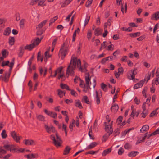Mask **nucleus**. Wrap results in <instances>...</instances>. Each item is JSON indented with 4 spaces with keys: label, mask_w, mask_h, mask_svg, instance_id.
Returning <instances> with one entry per match:
<instances>
[{
    "label": "nucleus",
    "mask_w": 159,
    "mask_h": 159,
    "mask_svg": "<svg viewBox=\"0 0 159 159\" xmlns=\"http://www.w3.org/2000/svg\"><path fill=\"white\" fill-rule=\"evenodd\" d=\"M102 33V30L99 28H96L95 30L94 34L96 36H98L101 35Z\"/></svg>",
    "instance_id": "20"
},
{
    "label": "nucleus",
    "mask_w": 159,
    "mask_h": 159,
    "mask_svg": "<svg viewBox=\"0 0 159 159\" xmlns=\"http://www.w3.org/2000/svg\"><path fill=\"white\" fill-rule=\"evenodd\" d=\"M11 135L14 140L17 143H19L20 140V138H22L21 136H18L17 134L15 131L11 132Z\"/></svg>",
    "instance_id": "6"
},
{
    "label": "nucleus",
    "mask_w": 159,
    "mask_h": 159,
    "mask_svg": "<svg viewBox=\"0 0 159 159\" xmlns=\"http://www.w3.org/2000/svg\"><path fill=\"white\" fill-rule=\"evenodd\" d=\"M11 29L10 27L6 28L4 30L3 34L6 36H8L11 33Z\"/></svg>",
    "instance_id": "22"
},
{
    "label": "nucleus",
    "mask_w": 159,
    "mask_h": 159,
    "mask_svg": "<svg viewBox=\"0 0 159 159\" xmlns=\"http://www.w3.org/2000/svg\"><path fill=\"white\" fill-rule=\"evenodd\" d=\"M112 150L111 148H109L103 151L102 155L103 156H105L107 154L110 153Z\"/></svg>",
    "instance_id": "14"
},
{
    "label": "nucleus",
    "mask_w": 159,
    "mask_h": 159,
    "mask_svg": "<svg viewBox=\"0 0 159 159\" xmlns=\"http://www.w3.org/2000/svg\"><path fill=\"white\" fill-rule=\"evenodd\" d=\"M46 0H31L30 3V5H34L36 4L38 1H39L38 5L41 6L42 5Z\"/></svg>",
    "instance_id": "7"
},
{
    "label": "nucleus",
    "mask_w": 159,
    "mask_h": 159,
    "mask_svg": "<svg viewBox=\"0 0 159 159\" xmlns=\"http://www.w3.org/2000/svg\"><path fill=\"white\" fill-rule=\"evenodd\" d=\"M145 81V79L143 80H141L140 81V82L138 83L139 84V86L141 87H142L144 83V82Z\"/></svg>",
    "instance_id": "62"
},
{
    "label": "nucleus",
    "mask_w": 159,
    "mask_h": 159,
    "mask_svg": "<svg viewBox=\"0 0 159 159\" xmlns=\"http://www.w3.org/2000/svg\"><path fill=\"white\" fill-rule=\"evenodd\" d=\"M82 101L84 102L87 104H89V100L88 98L86 96H84L83 97V98L82 99Z\"/></svg>",
    "instance_id": "30"
},
{
    "label": "nucleus",
    "mask_w": 159,
    "mask_h": 159,
    "mask_svg": "<svg viewBox=\"0 0 159 159\" xmlns=\"http://www.w3.org/2000/svg\"><path fill=\"white\" fill-rule=\"evenodd\" d=\"M159 109V108H156L155 110L153 111L150 114V117H152L153 116H156L159 112V111H158V110Z\"/></svg>",
    "instance_id": "18"
},
{
    "label": "nucleus",
    "mask_w": 159,
    "mask_h": 159,
    "mask_svg": "<svg viewBox=\"0 0 159 159\" xmlns=\"http://www.w3.org/2000/svg\"><path fill=\"white\" fill-rule=\"evenodd\" d=\"M57 19V16H55L53 18L50 20V23H53Z\"/></svg>",
    "instance_id": "63"
},
{
    "label": "nucleus",
    "mask_w": 159,
    "mask_h": 159,
    "mask_svg": "<svg viewBox=\"0 0 159 159\" xmlns=\"http://www.w3.org/2000/svg\"><path fill=\"white\" fill-rule=\"evenodd\" d=\"M82 88H84V89L83 90V91L85 93L87 92L88 89L89 88L90 89V86H86V85H85V87Z\"/></svg>",
    "instance_id": "48"
},
{
    "label": "nucleus",
    "mask_w": 159,
    "mask_h": 159,
    "mask_svg": "<svg viewBox=\"0 0 159 159\" xmlns=\"http://www.w3.org/2000/svg\"><path fill=\"white\" fill-rule=\"evenodd\" d=\"M90 19V17L89 16H88L87 15L86 18L85 19V21H84V27H85V26L86 25L88 24V22L89 21Z\"/></svg>",
    "instance_id": "39"
},
{
    "label": "nucleus",
    "mask_w": 159,
    "mask_h": 159,
    "mask_svg": "<svg viewBox=\"0 0 159 159\" xmlns=\"http://www.w3.org/2000/svg\"><path fill=\"white\" fill-rule=\"evenodd\" d=\"M57 40V38H55L54 39L52 44V48L51 50H54V49H55L54 47L55 46V45L56 44Z\"/></svg>",
    "instance_id": "41"
},
{
    "label": "nucleus",
    "mask_w": 159,
    "mask_h": 159,
    "mask_svg": "<svg viewBox=\"0 0 159 159\" xmlns=\"http://www.w3.org/2000/svg\"><path fill=\"white\" fill-rule=\"evenodd\" d=\"M47 21L48 20H46L42 22L38 25V26L36 27V29H40L44 25L46 24V23L47 22Z\"/></svg>",
    "instance_id": "16"
},
{
    "label": "nucleus",
    "mask_w": 159,
    "mask_h": 159,
    "mask_svg": "<svg viewBox=\"0 0 159 159\" xmlns=\"http://www.w3.org/2000/svg\"><path fill=\"white\" fill-rule=\"evenodd\" d=\"M92 2V0H88L86 3L85 6L86 7H89L91 4Z\"/></svg>",
    "instance_id": "47"
},
{
    "label": "nucleus",
    "mask_w": 159,
    "mask_h": 159,
    "mask_svg": "<svg viewBox=\"0 0 159 159\" xmlns=\"http://www.w3.org/2000/svg\"><path fill=\"white\" fill-rule=\"evenodd\" d=\"M130 145L129 144L126 143L124 147L125 149H128L130 148Z\"/></svg>",
    "instance_id": "64"
},
{
    "label": "nucleus",
    "mask_w": 159,
    "mask_h": 159,
    "mask_svg": "<svg viewBox=\"0 0 159 159\" xmlns=\"http://www.w3.org/2000/svg\"><path fill=\"white\" fill-rule=\"evenodd\" d=\"M124 151L122 148H120L118 151V153L119 155H121L124 152Z\"/></svg>",
    "instance_id": "55"
},
{
    "label": "nucleus",
    "mask_w": 159,
    "mask_h": 159,
    "mask_svg": "<svg viewBox=\"0 0 159 159\" xmlns=\"http://www.w3.org/2000/svg\"><path fill=\"white\" fill-rule=\"evenodd\" d=\"M108 43L106 41L103 42V44H101V46L99 50H101L102 49H105L106 46H107Z\"/></svg>",
    "instance_id": "35"
},
{
    "label": "nucleus",
    "mask_w": 159,
    "mask_h": 159,
    "mask_svg": "<svg viewBox=\"0 0 159 159\" xmlns=\"http://www.w3.org/2000/svg\"><path fill=\"white\" fill-rule=\"evenodd\" d=\"M148 113V111L147 110H143V111L142 114H143V115L142 117L143 118H145L147 114Z\"/></svg>",
    "instance_id": "52"
},
{
    "label": "nucleus",
    "mask_w": 159,
    "mask_h": 159,
    "mask_svg": "<svg viewBox=\"0 0 159 159\" xmlns=\"http://www.w3.org/2000/svg\"><path fill=\"white\" fill-rule=\"evenodd\" d=\"M2 147H0V153H2L3 154H5L7 153V152L4 149H2Z\"/></svg>",
    "instance_id": "59"
},
{
    "label": "nucleus",
    "mask_w": 159,
    "mask_h": 159,
    "mask_svg": "<svg viewBox=\"0 0 159 159\" xmlns=\"http://www.w3.org/2000/svg\"><path fill=\"white\" fill-rule=\"evenodd\" d=\"M75 105L76 107H78L80 109H82L83 108L81 103L79 100L76 101Z\"/></svg>",
    "instance_id": "31"
},
{
    "label": "nucleus",
    "mask_w": 159,
    "mask_h": 159,
    "mask_svg": "<svg viewBox=\"0 0 159 159\" xmlns=\"http://www.w3.org/2000/svg\"><path fill=\"white\" fill-rule=\"evenodd\" d=\"M140 34V32H137L134 33H131L130 34V36L133 37H135L139 36Z\"/></svg>",
    "instance_id": "34"
},
{
    "label": "nucleus",
    "mask_w": 159,
    "mask_h": 159,
    "mask_svg": "<svg viewBox=\"0 0 159 159\" xmlns=\"http://www.w3.org/2000/svg\"><path fill=\"white\" fill-rule=\"evenodd\" d=\"M24 143L27 145H34L36 144L35 142L31 139H25L24 141Z\"/></svg>",
    "instance_id": "8"
},
{
    "label": "nucleus",
    "mask_w": 159,
    "mask_h": 159,
    "mask_svg": "<svg viewBox=\"0 0 159 159\" xmlns=\"http://www.w3.org/2000/svg\"><path fill=\"white\" fill-rule=\"evenodd\" d=\"M105 130L106 131L108 134H106L102 137V140L104 142L107 140L108 137L113 132V131L111 129V130H109L108 125H106Z\"/></svg>",
    "instance_id": "4"
},
{
    "label": "nucleus",
    "mask_w": 159,
    "mask_h": 159,
    "mask_svg": "<svg viewBox=\"0 0 159 159\" xmlns=\"http://www.w3.org/2000/svg\"><path fill=\"white\" fill-rule=\"evenodd\" d=\"M4 102H7L9 100L8 96L6 95V96H2V98H1Z\"/></svg>",
    "instance_id": "33"
},
{
    "label": "nucleus",
    "mask_w": 159,
    "mask_h": 159,
    "mask_svg": "<svg viewBox=\"0 0 159 159\" xmlns=\"http://www.w3.org/2000/svg\"><path fill=\"white\" fill-rule=\"evenodd\" d=\"M38 120L39 121H45V118L42 115H39L37 116Z\"/></svg>",
    "instance_id": "29"
},
{
    "label": "nucleus",
    "mask_w": 159,
    "mask_h": 159,
    "mask_svg": "<svg viewBox=\"0 0 159 159\" xmlns=\"http://www.w3.org/2000/svg\"><path fill=\"white\" fill-rule=\"evenodd\" d=\"M23 91V89L22 88L18 89L17 91V93L19 96H21L22 93Z\"/></svg>",
    "instance_id": "44"
},
{
    "label": "nucleus",
    "mask_w": 159,
    "mask_h": 159,
    "mask_svg": "<svg viewBox=\"0 0 159 159\" xmlns=\"http://www.w3.org/2000/svg\"><path fill=\"white\" fill-rule=\"evenodd\" d=\"M63 69V67L61 66L58 68L54 72V74L53 75H52V72H50V76H52L53 77H55L57 74L60 73Z\"/></svg>",
    "instance_id": "11"
},
{
    "label": "nucleus",
    "mask_w": 159,
    "mask_h": 159,
    "mask_svg": "<svg viewBox=\"0 0 159 159\" xmlns=\"http://www.w3.org/2000/svg\"><path fill=\"white\" fill-rule=\"evenodd\" d=\"M151 19L152 20H157L159 19V11H157L153 14L151 16Z\"/></svg>",
    "instance_id": "9"
},
{
    "label": "nucleus",
    "mask_w": 159,
    "mask_h": 159,
    "mask_svg": "<svg viewBox=\"0 0 159 159\" xmlns=\"http://www.w3.org/2000/svg\"><path fill=\"white\" fill-rule=\"evenodd\" d=\"M44 128L46 131L48 133L50 132V127H49L47 125H45L44 126Z\"/></svg>",
    "instance_id": "60"
},
{
    "label": "nucleus",
    "mask_w": 159,
    "mask_h": 159,
    "mask_svg": "<svg viewBox=\"0 0 159 159\" xmlns=\"http://www.w3.org/2000/svg\"><path fill=\"white\" fill-rule=\"evenodd\" d=\"M120 129L119 128H117V129H115L114 131V133L115 134L114 136H116L117 135H118L120 134Z\"/></svg>",
    "instance_id": "46"
},
{
    "label": "nucleus",
    "mask_w": 159,
    "mask_h": 159,
    "mask_svg": "<svg viewBox=\"0 0 159 159\" xmlns=\"http://www.w3.org/2000/svg\"><path fill=\"white\" fill-rule=\"evenodd\" d=\"M60 86L62 89H65L68 90H71L69 89V87L66 84L61 83L60 84Z\"/></svg>",
    "instance_id": "25"
},
{
    "label": "nucleus",
    "mask_w": 159,
    "mask_h": 159,
    "mask_svg": "<svg viewBox=\"0 0 159 159\" xmlns=\"http://www.w3.org/2000/svg\"><path fill=\"white\" fill-rule=\"evenodd\" d=\"M148 133H146L144 135V136L143 137L142 139H141V138H140L136 142V144H138L141 143L142 142H143L144 140L146 139V137H147V134H148Z\"/></svg>",
    "instance_id": "15"
},
{
    "label": "nucleus",
    "mask_w": 159,
    "mask_h": 159,
    "mask_svg": "<svg viewBox=\"0 0 159 159\" xmlns=\"http://www.w3.org/2000/svg\"><path fill=\"white\" fill-rule=\"evenodd\" d=\"M50 139L52 140V143L57 148H58L61 146L62 141L57 132L54 134H51Z\"/></svg>",
    "instance_id": "3"
},
{
    "label": "nucleus",
    "mask_w": 159,
    "mask_h": 159,
    "mask_svg": "<svg viewBox=\"0 0 159 159\" xmlns=\"http://www.w3.org/2000/svg\"><path fill=\"white\" fill-rule=\"evenodd\" d=\"M151 75V74H150V73H148L147 74H146L145 76V80H147V82H148L150 79V76Z\"/></svg>",
    "instance_id": "43"
},
{
    "label": "nucleus",
    "mask_w": 159,
    "mask_h": 159,
    "mask_svg": "<svg viewBox=\"0 0 159 159\" xmlns=\"http://www.w3.org/2000/svg\"><path fill=\"white\" fill-rule=\"evenodd\" d=\"M9 63L10 62L9 61H7L5 62V63H4V62H3L2 63L1 66L3 67L6 66H10V65H9Z\"/></svg>",
    "instance_id": "53"
},
{
    "label": "nucleus",
    "mask_w": 159,
    "mask_h": 159,
    "mask_svg": "<svg viewBox=\"0 0 159 159\" xmlns=\"http://www.w3.org/2000/svg\"><path fill=\"white\" fill-rule=\"evenodd\" d=\"M15 42V39L14 37H10L9 39V44L12 45L14 44Z\"/></svg>",
    "instance_id": "28"
},
{
    "label": "nucleus",
    "mask_w": 159,
    "mask_h": 159,
    "mask_svg": "<svg viewBox=\"0 0 159 159\" xmlns=\"http://www.w3.org/2000/svg\"><path fill=\"white\" fill-rule=\"evenodd\" d=\"M57 114L55 112H50V116L55 118L57 117Z\"/></svg>",
    "instance_id": "54"
},
{
    "label": "nucleus",
    "mask_w": 159,
    "mask_h": 159,
    "mask_svg": "<svg viewBox=\"0 0 159 159\" xmlns=\"http://www.w3.org/2000/svg\"><path fill=\"white\" fill-rule=\"evenodd\" d=\"M43 36H42L39 39L38 37L36 38L35 40L32 43L27 45L26 46L23 45H21L20 47V50H32L34 47L38 45L40 43L41 40L43 39Z\"/></svg>",
    "instance_id": "2"
},
{
    "label": "nucleus",
    "mask_w": 159,
    "mask_h": 159,
    "mask_svg": "<svg viewBox=\"0 0 159 159\" xmlns=\"http://www.w3.org/2000/svg\"><path fill=\"white\" fill-rule=\"evenodd\" d=\"M118 73L120 74H123V69L122 67L119 68L118 70Z\"/></svg>",
    "instance_id": "61"
},
{
    "label": "nucleus",
    "mask_w": 159,
    "mask_h": 159,
    "mask_svg": "<svg viewBox=\"0 0 159 159\" xmlns=\"http://www.w3.org/2000/svg\"><path fill=\"white\" fill-rule=\"evenodd\" d=\"M67 53V50H60L58 55L61 57L62 59H63Z\"/></svg>",
    "instance_id": "10"
},
{
    "label": "nucleus",
    "mask_w": 159,
    "mask_h": 159,
    "mask_svg": "<svg viewBox=\"0 0 159 159\" xmlns=\"http://www.w3.org/2000/svg\"><path fill=\"white\" fill-rule=\"evenodd\" d=\"M149 129V126L148 125H143L141 129H140V131L142 132V131H147Z\"/></svg>",
    "instance_id": "24"
},
{
    "label": "nucleus",
    "mask_w": 159,
    "mask_h": 159,
    "mask_svg": "<svg viewBox=\"0 0 159 159\" xmlns=\"http://www.w3.org/2000/svg\"><path fill=\"white\" fill-rule=\"evenodd\" d=\"M75 121L74 120H73L72 123L70 124L69 125V128L71 132H72L73 131V126H75Z\"/></svg>",
    "instance_id": "36"
},
{
    "label": "nucleus",
    "mask_w": 159,
    "mask_h": 159,
    "mask_svg": "<svg viewBox=\"0 0 159 159\" xmlns=\"http://www.w3.org/2000/svg\"><path fill=\"white\" fill-rule=\"evenodd\" d=\"M90 133H92V129L91 128H90L89 130L88 134L90 139H92L93 140H94V136H92L91 134Z\"/></svg>",
    "instance_id": "51"
},
{
    "label": "nucleus",
    "mask_w": 159,
    "mask_h": 159,
    "mask_svg": "<svg viewBox=\"0 0 159 159\" xmlns=\"http://www.w3.org/2000/svg\"><path fill=\"white\" fill-rule=\"evenodd\" d=\"M49 51V50H47L45 52V58L44 59V61H47V58L50 57V56L48 54Z\"/></svg>",
    "instance_id": "42"
},
{
    "label": "nucleus",
    "mask_w": 159,
    "mask_h": 159,
    "mask_svg": "<svg viewBox=\"0 0 159 159\" xmlns=\"http://www.w3.org/2000/svg\"><path fill=\"white\" fill-rule=\"evenodd\" d=\"M107 85L103 83H102L101 84V88L104 91L106 92L107 91Z\"/></svg>",
    "instance_id": "37"
},
{
    "label": "nucleus",
    "mask_w": 159,
    "mask_h": 159,
    "mask_svg": "<svg viewBox=\"0 0 159 159\" xmlns=\"http://www.w3.org/2000/svg\"><path fill=\"white\" fill-rule=\"evenodd\" d=\"M127 56H125L122 57L121 59V61L122 62H126L127 60Z\"/></svg>",
    "instance_id": "50"
},
{
    "label": "nucleus",
    "mask_w": 159,
    "mask_h": 159,
    "mask_svg": "<svg viewBox=\"0 0 159 159\" xmlns=\"http://www.w3.org/2000/svg\"><path fill=\"white\" fill-rule=\"evenodd\" d=\"M71 150V148L69 146H66L64 151L63 155H66L69 154Z\"/></svg>",
    "instance_id": "21"
},
{
    "label": "nucleus",
    "mask_w": 159,
    "mask_h": 159,
    "mask_svg": "<svg viewBox=\"0 0 159 159\" xmlns=\"http://www.w3.org/2000/svg\"><path fill=\"white\" fill-rule=\"evenodd\" d=\"M25 21V20L24 19H21L20 21L19 25L20 27H23Z\"/></svg>",
    "instance_id": "49"
},
{
    "label": "nucleus",
    "mask_w": 159,
    "mask_h": 159,
    "mask_svg": "<svg viewBox=\"0 0 159 159\" xmlns=\"http://www.w3.org/2000/svg\"><path fill=\"white\" fill-rule=\"evenodd\" d=\"M76 65L79 71L85 72L87 71V63L84 61L83 66H81L80 59H77L75 55L73 54L72 56L70 63L66 70V76L67 77H68L69 75L71 76L74 75V70L76 68Z\"/></svg>",
    "instance_id": "1"
},
{
    "label": "nucleus",
    "mask_w": 159,
    "mask_h": 159,
    "mask_svg": "<svg viewBox=\"0 0 159 159\" xmlns=\"http://www.w3.org/2000/svg\"><path fill=\"white\" fill-rule=\"evenodd\" d=\"M13 62H10V66H9L10 67V69H9V72L11 73V70H12V68L13 67Z\"/></svg>",
    "instance_id": "58"
},
{
    "label": "nucleus",
    "mask_w": 159,
    "mask_h": 159,
    "mask_svg": "<svg viewBox=\"0 0 159 159\" xmlns=\"http://www.w3.org/2000/svg\"><path fill=\"white\" fill-rule=\"evenodd\" d=\"M95 93L96 103L98 105L100 103V97L98 96V91L97 90L95 91Z\"/></svg>",
    "instance_id": "26"
},
{
    "label": "nucleus",
    "mask_w": 159,
    "mask_h": 159,
    "mask_svg": "<svg viewBox=\"0 0 159 159\" xmlns=\"http://www.w3.org/2000/svg\"><path fill=\"white\" fill-rule=\"evenodd\" d=\"M97 145V143L95 142H92L90 145L87 147L85 149L86 150H88L92 149L96 147Z\"/></svg>",
    "instance_id": "12"
},
{
    "label": "nucleus",
    "mask_w": 159,
    "mask_h": 159,
    "mask_svg": "<svg viewBox=\"0 0 159 159\" xmlns=\"http://www.w3.org/2000/svg\"><path fill=\"white\" fill-rule=\"evenodd\" d=\"M85 80L86 83V86H90L89 82L90 81V78H89V73H87L85 76Z\"/></svg>",
    "instance_id": "13"
},
{
    "label": "nucleus",
    "mask_w": 159,
    "mask_h": 159,
    "mask_svg": "<svg viewBox=\"0 0 159 159\" xmlns=\"http://www.w3.org/2000/svg\"><path fill=\"white\" fill-rule=\"evenodd\" d=\"M2 54L3 57L5 58L8 55V52H7V50H2Z\"/></svg>",
    "instance_id": "40"
},
{
    "label": "nucleus",
    "mask_w": 159,
    "mask_h": 159,
    "mask_svg": "<svg viewBox=\"0 0 159 159\" xmlns=\"http://www.w3.org/2000/svg\"><path fill=\"white\" fill-rule=\"evenodd\" d=\"M122 30L123 31H125L131 32L132 30V29L131 27H128V28H126L125 27H123L122 28Z\"/></svg>",
    "instance_id": "45"
},
{
    "label": "nucleus",
    "mask_w": 159,
    "mask_h": 159,
    "mask_svg": "<svg viewBox=\"0 0 159 159\" xmlns=\"http://www.w3.org/2000/svg\"><path fill=\"white\" fill-rule=\"evenodd\" d=\"M137 69L135 68L134 70H131L129 72L128 74V78L130 80L134 79L135 75L137 74Z\"/></svg>",
    "instance_id": "5"
},
{
    "label": "nucleus",
    "mask_w": 159,
    "mask_h": 159,
    "mask_svg": "<svg viewBox=\"0 0 159 159\" xmlns=\"http://www.w3.org/2000/svg\"><path fill=\"white\" fill-rule=\"evenodd\" d=\"M58 94L60 98L62 97L63 96V94L65 95L66 92L65 91H62L60 89H58L57 90Z\"/></svg>",
    "instance_id": "27"
},
{
    "label": "nucleus",
    "mask_w": 159,
    "mask_h": 159,
    "mask_svg": "<svg viewBox=\"0 0 159 159\" xmlns=\"http://www.w3.org/2000/svg\"><path fill=\"white\" fill-rule=\"evenodd\" d=\"M43 33V31L42 30H38L36 33V35L37 36L41 35Z\"/></svg>",
    "instance_id": "57"
},
{
    "label": "nucleus",
    "mask_w": 159,
    "mask_h": 159,
    "mask_svg": "<svg viewBox=\"0 0 159 159\" xmlns=\"http://www.w3.org/2000/svg\"><path fill=\"white\" fill-rule=\"evenodd\" d=\"M112 23V19H108L107 22L105 23L104 25V29L107 28L108 26H110L111 25Z\"/></svg>",
    "instance_id": "19"
},
{
    "label": "nucleus",
    "mask_w": 159,
    "mask_h": 159,
    "mask_svg": "<svg viewBox=\"0 0 159 159\" xmlns=\"http://www.w3.org/2000/svg\"><path fill=\"white\" fill-rule=\"evenodd\" d=\"M113 122V121H112L111 122L110 124L109 125H108L107 124V122H105L104 123V126H105V127H106V125H108L109 130H111V129L113 131V129H112Z\"/></svg>",
    "instance_id": "32"
},
{
    "label": "nucleus",
    "mask_w": 159,
    "mask_h": 159,
    "mask_svg": "<svg viewBox=\"0 0 159 159\" xmlns=\"http://www.w3.org/2000/svg\"><path fill=\"white\" fill-rule=\"evenodd\" d=\"M80 85L81 87H85V84L84 83V82L81 79L80 80Z\"/></svg>",
    "instance_id": "56"
},
{
    "label": "nucleus",
    "mask_w": 159,
    "mask_h": 159,
    "mask_svg": "<svg viewBox=\"0 0 159 159\" xmlns=\"http://www.w3.org/2000/svg\"><path fill=\"white\" fill-rule=\"evenodd\" d=\"M119 108V107L117 105L114 104L111 107V109L114 112H116Z\"/></svg>",
    "instance_id": "17"
},
{
    "label": "nucleus",
    "mask_w": 159,
    "mask_h": 159,
    "mask_svg": "<svg viewBox=\"0 0 159 159\" xmlns=\"http://www.w3.org/2000/svg\"><path fill=\"white\" fill-rule=\"evenodd\" d=\"M138 153V152L137 151H132L128 154V156L129 157H133L137 155Z\"/></svg>",
    "instance_id": "23"
},
{
    "label": "nucleus",
    "mask_w": 159,
    "mask_h": 159,
    "mask_svg": "<svg viewBox=\"0 0 159 159\" xmlns=\"http://www.w3.org/2000/svg\"><path fill=\"white\" fill-rule=\"evenodd\" d=\"M2 137V138L5 139L7 136V135L6 133V131L5 130H3L1 133Z\"/></svg>",
    "instance_id": "38"
}]
</instances>
